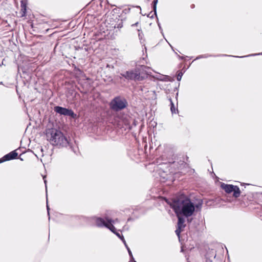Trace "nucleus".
<instances>
[{"instance_id": "28", "label": "nucleus", "mask_w": 262, "mask_h": 262, "mask_svg": "<svg viewBox=\"0 0 262 262\" xmlns=\"http://www.w3.org/2000/svg\"><path fill=\"white\" fill-rule=\"evenodd\" d=\"M163 75H159L158 76V77H157V78H162V77H163Z\"/></svg>"}, {"instance_id": "13", "label": "nucleus", "mask_w": 262, "mask_h": 262, "mask_svg": "<svg viewBox=\"0 0 262 262\" xmlns=\"http://www.w3.org/2000/svg\"><path fill=\"white\" fill-rule=\"evenodd\" d=\"M21 11L23 12L24 14H25L26 11L27 6L26 4L24 3L23 1L21 2Z\"/></svg>"}, {"instance_id": "30", "label": "nucleus", "mask_w": 262, "mask_h": 262, "mask_svg": "<svg viewBox=\"0 0 262 262\" xmlns=\"http://www.w3.org/2000/svg\"><path fill=\"white\" fill-rule=\"evenodd\" d=\"M158 26L159 27V29L162 30V28H161V25H160V23H158Z\"/></svg>"}, {"instance_id": "15", "label": "nucleus", "mask_w": 262, "mask_h": 262, "mask_svg": "<svg viewBox=\"0 0 262 262\" xmlns=\"http://www.w3.org/2000/svg\"><path fill=\"white\" fill-rule=\"evenodd\" d=\"M262 55V53H258V54H253L248 55H247V56H232V57H237V58H244V57H249V56H255V55Z\"/></svg>"}, {"instance_id": "23", "label": "nucleus", "mask_w": 262, "mask_h": 262, "mask_svg": "<svg viewBox=\"0 0 262 262\" xmlns=\"http://www.w3.org/2000/svg\"><path fill=\"white\" fill-rule=\"evenodd\" d=\"M47 208L48 210V214H49V207L48 204V200H47Z\"/></svg>"}, {"instance_id": "2", "label": "nucleus", "mask_w": 262, "mask_h": 262, "mask_svg": "<svg viewBox=\"0 0 262 262\" xmlns=\"http://www.w3.org/2000/svg\"><path fill=\"white\" fill-rule=\"evenodd\" d=\"M46 137L54 146H67L69 144L67 138L59 130L51 128L46 130Z\"/></svg>"}, {"instance_id": "4", "label": "nucleus", "mask_w": 262, "mask_h": 262, "mask_svg": "<svg viewBox=\"0 0 262 262\" xmlns=\"http://www.w3.org/2000/svg\"><path fill=\"white\" fill-rule=\"evenodd\" d=\"M128 105V103L125 98L116 97V118L118 117L122 120L125 119L127 117L126 114H123L120 115V111L125 108Z\"/></svg>"}, {"instance_id": "12", "label": "nucleus", "mask_w": 262, "mask_h": 262, "mask_svg": "<svg viewBox=\"0 0 262 262\" xmlns=\"http://www.w3.org/2000/svg\"><path fill=\"white\" fill-rule=\"evenodd\" d=\"M158 0H154L152 2V8L154 11V14L157 16V4Z\"/></svg>"}, {"instance_id": "18", "label": "nucleus", "mask_w": 262, "mask_h": 262, "mask_svg": "<svg viewBox=\"0 0 262 262\" xmlns=\"http://www.w3.org/2000/svg\"><path fill=\"white\" fill-rule=\"evenodd\" d=\"M158 79L162 80V81H167L168 79V77L167 76H164L162 77V78H157Z\"/></svg>"}, {"instance_id": "37", "label": "nucleus", "mask_w": 262, "mask_h": 262, "mask_svg": "<svg viewBox=\"0 0 262 262\" xmlns=\"http://www.w3.org/2000/svg\"><path fill=\"white\" fill-rule=\"evenodd\" d=\"M210 262H211V261H210Z\"/></svg>"}, {"instance_id": "33", "label": "nucleus", "mask_w": 262, "mask_h": 262, "mask_svg": "<svg viewBox=\"0 0 262 262\" xmlns=\"http://www.w3.org/2000/svg\"><path fill=\"white\" fill-rule=\"evenodd\" d=\"M140 90L141 91H143V88H142V87L141 86H140Z\"/></svg>"}, {"instance_id": "31", "label": "nucleus", "mask_w": 262, "mask_h": 262, "mask_svg": "<svg viewBox=\"0 0 262 262\" xmlns=\"http://www.w3.org/2000/svg\"><path fill=\"white\" fill-rule=\"evenodd\" d=\"M138 24V23H136L135 24L132 25V26H137Z\"/></svg>"}, {"instance_id": "8", "label": "nucleus", "mask_w": 262, "mask_h": 262, "mask_svg": "<svg viewBox=\"0 0 262 262\" xmlns=\"http://www.w3.org/2000/svg\"><path fill=\"white\" fill-rule=\"evenodd\" d=\"M17 155L18 154L15 150L12 151L4 156L3 158L0 159V163L6 161L14 159L17 157Z\"/></svg>"}, {"instance_id": "35", "label": "nucleus", "mask_w": 262, "mask_h": 262, "mask_svg": "<svg viewBox=\"0 0 262 262\" xmlns=\"http://www.w3.org/2000/svg\"><path fill=\"white\" fill-rule=\"evenodd\" d=\"M167 171L166 170V171H164V172L165 173V172H167Z\"/></svg>"}, {"instance_id": "32", "label": "nucleus", "mask_w": 262, "mask_h": 262, "mask_svg": "<svg viewBox=\"0 0 262 262\" xmlns=\"http://www.w3.org/2000/svg\"><path fill=\"white\" fill-rule=\"evenodd\" d=\"M131 261H133V262H137L136 260H135V259H133L131 258Z\"/></svg>"}, {"instance_id": "5", "label": "nucleus", "mask_w": 262, "mask_h": 262, "mask_svg": "<svg viewBox=\"0 0 262 262\" xmlns=\"http://www.w3.org/2000/svg\"><path fill=\"white\" fill-rule=\"evenodd\" d=\"M112 222L113 221L108 218H106V220L101 217H97L96 219V224L98 227H105L109 229L113 233H115V228Z\"/></svg>"}, {"instance_id": "29", "label": "nucleus", "mask_w": 262, "mask_h": 262, "mask_svg": "<svg viewBox=\"0 0 262 262\" xmlns=\"http://www.w3.org/2000/svg\"><path fill=\"white\" fill-rule=\"evenodd\" d=\"M158 26L159 27V29L162 30V28H161V25H160V23H158Z\"/></svg>"}, {"instance_id": "26", "label": "nucleus", "mask_w": 262, "mask_h": 262, "mask_svg": "<svg viewBox=\"0 0 262 262\" xmlns=\"http://www.w3.org/2000/svg\"><path fill=\"white\" fill-rule=\"evenodd\" d=\"M136 126V122L134 121V123H133V124L132 125V126H130V129H132L133 128V126Z\"/></svg>"}, {"instance_id": "20", "label": "nucleus", "mask_w": 262, "mask_h": 262, "mask_svg": "<svg viewBox=\"0 0 262 262\" xmlns=\"http://www.w3.org/2000/svg\"><path fill=\"white\" fill-rule=\"evenodd\" d=\"M183 76V73L182 72H179L177 75V79L178 80V81H180L181 78H182V77Z\"/></svg>"}, {"instance_id": "10", "label": "nucleus", "mask_w": 262, "mask_h": 262, "mask_svg": "<svg viewBox=\"0 0 262 262\" xmlns=\"http://www.w3.org/2000/svg\"><path fill=\"white\" fill-rule=\"evenodd\" d=\"M227 56H228V55H226V54L217 55H211V54H206L201 55H199V56H197L196 57V58L195 59V60H198V59H201V58H208V57H209Z\"/></svg>"}, {"instance_id": "11", "label": "nucleus", "mask_w": 262, "mask_h": 262, "mask_svg": "<svg viewBox=\"0 0 262 262\" xmlns=\"http://www.w3.org/2000/svg\"><path fill=\"white\" fill-rule=\"evenodd\" d=\"M169 101L170 102V110L172 114H177L178 113V108L176 107L173 102L172 101V99L171 98H168Z\"/></svg>"}, {"instance_id": "9", "label": "nucleus", "mask_w": 262, "mask_h": 262, "mask_svg": "<svg viewBox=\"0 0 262 262\" xmlns=\"http://www.w3.org/2000/svg\"><path fill=\"white\" fill-rule=\"evenodd\" d=\"M181 214L177 215L178 221V227L179 228H184L185 227V219L184 217L181 216Z\"/></svg>"}, {"instance_id": "1", "label": "nucleus", "mask_w": 262, "mask_h": 262, "mask_svg": "<svg viewBox=\"0 0 262 262\" xmlns=\"http://www.w3.org/2000/svg\"><path fill=\"white\" fill-rule=\"evenodd\" d=\"M166 202L173 209L176 215L181 214L188 217L194 212L195 206L193 203L186 196H181L170 201L166 200Z\"/></svg>"}, {"instance_id": "36", "label": "nucleus", "mask_w": 262, "mask_h": 262, "mask_svg": "<svg viewBox=\"0 0 262 262\" xmlns=\"http://www.w3.org/2000/svg\"><path fill=\"white\" fill-rule=\"evenodd\" d=\"M183 248H181V251L182 252V251H183Z\"/></svg>"}, {"instance_id": "25", "label": "nucleus", "mask_w": 262, "mask_h": 262, "mask_svg": "<svg viewBox=\"0 0 262 262\" xmlns=\"http://www.w3.org/2000/svg\"><path fill=\"white\" fill-rule=\"evenodd\" d=\"M124 245H125V247L126 248L127 250H128V249H129V247H128L127 245L126 244V242H125V243H124Z\"/></svg>"}, {"instance_id": "22", "label": "nucleus", "mask_w": 262, "mask_h": 262, "mask_svg": "<svg viewBox=\"0 0 262 262\" xmlns=\"http://www.w3.org/2000/svg\"><path fill=\"white\" fill-rule=\"evenodd\" d=\"M160 166H161L160 169H163V168H164V167H165L166 168L168 167V165L167 164H161V165H160Z\"/></svg>"}, {"instance_id": "7", "label": "nucleus", "mask_w": 262, "mask_h": 262, "mask_svg": "<svg viewBox=\"0 0 262 262\" xmlns=\"http://www.w3.org/2000/svg\"><path fill=\"white\" fill-rule=\"evenodd\" d=\"M54 111L60 115L70 116L72 118H76V114L72 110H70L61 106H56L54 108Z\"/></svg>"}, {"instance_id": "34", "label": "nucleus", "mask_w": 262, "mask_h": 262, "mask_svg": "<svg viewBox=\"0 0 262 262\" xmlns=\"http://www.w3.org/2000/svg\"><path fill=\"white\" fill-rule=\"evenodd\" d=\"M44 182L45 183V184L46 183V180H44Z\"/></svg>"}, {"instance_id": "21", "label": "nucleus", "mask_w": 262, "mask_h": 262, "mask_svg": "<svg viewBox=\"0 0 262 262\" xmlns=\"http://www.w3.org/2000/svg\"><path fill=\"white\" fill-rule=\"evenodd\" d=\"M128 252V254L130 257V258L133 259H134V257L133 256V254H132V253L130 250V249H128V250H127Z\"/></svg>"}, {"instance_id": "16", "label": "nucleus", "mask_w": 262, "mask_h": 262, "mask_svg": "<svg viewBox=\"0 0 262 262\" xmlns=\"http://www.w3.org/2000/svg\"><path fill=\"white\" fill-rule=\"evenodd\" d=\"M116 25H117V27L118 29L121 28L123 27L122 19H121L120 20L119 19H118V21H117V24Z\"/></svg>"}, {"instance_id": "27", "label": "nucleus", "mask_w": 262, "mask_h": 262, "mask_svg": "<svg viewBox=\"0 0 262 262\" xmlns=\"http://www.w3.org/2000/svg\"><path fill=\"white\" fill-rule=\"evenodd\" d=\"M201 204H198V205H196L195 206V208L196 207V208H198L199 207H201Z\"/></svg>"}, {"instance_id": "14", "label": "nucleus", "mask_w": 262, "mask_h": 262, "mask_svg": "<svg viewBox=\"0 0 262 262\" xmlns=\"http://www.w3.org/2000/svg\"><path fill=\"white\" fill-rule=\"evenodd\" d=\"M116 236H118L123 242V243H125V239L123 235L121 233L116 231Z\"/></svg>"}, {"instance_id": "3", "label": "nucleus", "mask_w": 262, "mask_h": 262, "mask_svg": "<svg viewBox=\"0 0 262 262\" xmlns=\"http://www.w3.org/2000/svg\"><path fill=\"white\" fill-rule=\"evenodd\" d=\"M146 68L145 66H137L134 69L127 71L121 75L127 80L142 81L144 79L143 74Z\"/></svg>"}, {"instance_id": "17", "label": "nucleus", "mask_w": 262, "mask_h": 262, "mask_svg": "<svg viewBox=\"0 0 262 262\" xmlns=\"http://www.w3.org/2000/svg\"><path fill=\"white\" fill-rule=\"evenodd\" d=\"M110 107L112 110H115V98L112 99L110 103Z\"/></svg>"}, {"instance_id": "19", "label": "nucleus", "mask_w": 262, "mask_h": 262, "mask_svg": "<svg viewBox=\"0 0 262 262\" xmlns=\"http://www.w3.org/2000/svg\"><path fill=\"white\" fill-rule=\"evenodd\" d=\"M182 228H179L178 227V228L176 230L175 232L176 234L179 237L180 233L181 232V230Z\"/></svg>"}, {"instance_id": "6", "label": "nucleus", "mask_w": 262, "mask_h": 262, "mask_svg": "<svg viewBox=\"0 0 262 262\" xmlns=\"http://www.w3.org/2000/svg\"><path fill=\"white\" fill-rule=\"evenodd\" d=\"M221 187L227 193H230L233 192V196L236 198L240 195L241 191L239 187L237 186L222 183L221 185Z\"/></svg>"}, {"instance_id": "24", "label": "nucleus", "mask_w": 262, "mask_h": 262, "mask_svg": "<svg viewBox=\"0 0 262 262\" xmlns=\"http://www.w3.org/2000/svg\"><path fill=\"white\" fill-rule=\"evenodd\" d=\"M124 245H125V247L126 248L127 250H128V249H129V247H128L127 245L126 244V242H125V243H124Z\"/></svg>"}]
</instances>
